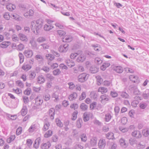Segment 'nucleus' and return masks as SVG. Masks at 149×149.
I'll return each instance as SVG.
<instances>
[{"instance_id": "nucleus-48", "label": "nucleus", "mask_w": 149, "mask_h": 149, "mask_svg": "<svg viewBox=\"0 0 149 149\" xmlns=\"http://www.w3.org/2000/svg\"><path fill=\"white\" fill-rule=\"evenodd\" d=\"M129 142L130 144L132 146H133L135 144H136L137 142L136 140L132 138H131L129 139Z\"/></svg>"}, {"instance_id": "nucleus-2", "label": "nucleus", "mask_w": 149, "mask_h": 149, "mask_svg": "<svg viewBox=\"0 0 149 149\" xmlns=\"http://www.w3.org/2000/svg\"><path fill=\"white\" fill-rule=\"evenodd\" d=\"M87 75V74L85 73H83L79 74L77 77L78 81L81 83L85 81L88 79Z\"/></svg>"}, {"instance_id": "nucleus-37", "label": "nucleus", "mask_w": 149, "mask_h": 149, "mask_svg": "<svg viewBox=\"0 0 149 149\" xmlns=\"http://www.w3.org/2000/svg\"><path fill=\"white\" fill-rule=\"evenodd\" d=\"M113 134L111 132H109L108 134L106 135V137L108 139H113L114 136Z\"/></svg>"}, {"instance_id": "nucleus-20", "label": "nucleus", "mask_w": 149, "mask_h": 149, "mask_svg": "<svg viewBox=\"0 0 149 149\" xmlns=\"http://www.w3.org/2000/svg\"><path fill=\"white\" fill-rule=\"evenodd\" d=\"M54 28V26L50 24H46L45 25L44 29L45 30L48 31Z\"/></svg>"}, {"instance_id": "nucleus-32", "label": "nucleus", "mask_w": 149, "mask_h": 149, "mask_svg": "<svg viewBox=\"0 0 149 149\" xmlns=\"http://www.w3.org/2000/svg\"><path fill=\"white\" fill-rule=\"evenodd\" d=\"M114 70L117 72L119 73H122L123 71L122 68L120 66H118L114 68Z\"/></svg>"}, {"instance_id": "nucleus-41", "label": "nucleus", "mask_w": 149, "mask_h": 149, "mask_svg": "<svg viewBox=\"0 0 149 149\" xmlns=\"http://www.w3.org/2000/svg\"><path fill=\"white\" fill-rule=\"evenodd\" d=\"M61 73V71L58 69H56L53 71V73L54 76H58Z\"/></svg>"}, {"instance_id": "nucleus-47", "label": "nucleus", "mask_w": 149, "mask_h": 149, "mask_svg": "<svg viewBox=\"0 0 149 149\" xmlns=\"http://www.w3.org/2000/svg\"><path fill=\"white\" fill-rule=\"evenodd\" d=\"M56 122L57 125L60 127H62L63 126V124L61 120L58 118L56 119Z\"/></svg>"}, {"instance_id": "nucleus-10", "label": "nucleus", "mask_w": 149, "mask_h": 149, "mask_svg": "<svg viewBox=\"0 0 149 149\" xmlns=\"http://www.w3.org/2000/svg\"><path fill=\"white\" fill-rule=\"evenodd\" d=\"M35 104L36 105H41L43 102V101L39 97L37 96L35 99Z\"/></svg>"}, {"instance_id": "nucleus-58", "label": "nucleus", "mask_w": 149, "mask_h": 149, "mask_svg": "<svg viewBox=\"0 0 149 149\" xmlns=\"http://www.w3.org/2000/svg\"><path fill=\"white\" fill-rule=\"evenodd\" d=\"M97 105V103L96 102H93L90 105V108L91 109L93 110L94 109Z\"/></svg>"}, {"instance_id": "nucleus-40", "label": "nucleus", "mask_w": 149, "mask_h": 149, "mask_svg": "<svg viewBox=\"0 0 149 149\" xmlns=\"http://www.w3.org/2000/svg\"><path fill=\"white\" fill-rule=\"evenodd\" d=\"M82 120L81 118H79L77 121V126L78 128H80L81 126Z\"/></svg>"}, {"instance_id": "nucleus-59", "label": "nucleus", "mask_w": 149, "mask_h": 149, "mask_svg": "<svg viewBox=\"0 0 149 149\" xmlns=\"http://www.w3.org/2000/svg\"><path fill=\"white\" fill-rule=\"evenodd\" d=\"M16 84L18 86L21 88H23L24 86L23 83L20 81H17L16 82Z\"/></svg>"}, {"instance_id": "nucleus-11", "label": "nucleus", "mask_w": 149, "mask_h": 149, "mask_svg": "<svg viewBox=\"0 0 149 149\" xmlns=\"http://www.w3.org/2000/svg\"><path fill=\"white\" fill-rule=\"evenodd\" d=\"M37 81L38 83L42 84L45 82V79L43 75H41L38 76Z\"/></svg>"}, {"instance_id": "nucleus-13", "label": "nucleus", "mask_w": 149, "mask_h": 149, "mask_svg": "<svg viewBox=\"0 0 149 149\" xmlns=\"http://www.w3.org/2000/svg\"><path fill=\"white\" fill-rule=\"evenodd\" d=\"M6 8L9 11H12L15 8V6L11 3H9L6 5Z\"/></svg>"}, {"instance_id": "nucleus-7", "label": "nucleus", "mask_w": 149, "mask_h": 149, "mask_svg": "<svg viewBox=\"0 0 149 149\" xmlns=\"http://www.w3.org/2000/svg\"><path fill=\"white\" fill-rule=\"evenodd\" d=\"M119 142L121 146L124 148H126L128 146V143L126 142L125 139L123 138L120 139Z\"/></svg>"}, {"instance_id": "nucleus-8", "label": "nucleus", "mask_w": 149, "mask_h": 149, "mask_svg": "<svg viewBox=\"0 0 149 149\" xmlns=\"http://www.w3.org/2000/svg\"><path fill=\"white\" fill-rule=\"evenodd\" d=\"M49 113L50 118L52 120H53L54 118V116L55 114V110L53 108H51L49 111Z\"/></svg>"}, {"instance_id": "nucleus-56", "label": "nucleus", "mask_w": 149, "mask_h": 149, "mask_svg": "<svg viewBox=\"0 0 149 149\" xmlns=\"http://www.w3.org/2000/svg\"><path fill=\"white\" fill-rule=\"evenodd\" d=\"M17 49L19 51H22L23 50L24 48V46L22 44H20L18 45Z\"/></svg>"}, {"instance_id": "nucleus-63", "label": "nucleus", "mask_w": 149, "mask_h": 149, "mask_svg": "<svg viewBox=\"0 0 149 149\" xmlns=\"http://www.w3.org/2000/svg\"><path fill=\"white\" fill-rule=\"evenodd\" d=\"M68 84L69 86V89H73L75 86L74 84H73V82L68 83Z\"/></svg>"}, {"instance_id": "nucleus-49", "label": "nucleus", "mask_w": 149, "mask_h": 149, "mask_svg": "<svg viewBox=\"0 0 149 149\" xmlns=\"http://www.w3.org/2000/svg\"><path fill=\"white\" fill-rule=\"evenodd\" d=\"M111 118V116L109 113H108L105 115V121L106 122H108Z\"/></svg>"}, {"instance_id": "nucleus-53", "label": "nucleus", "mask_w": 149, "mask_h": 149, "mask_svg": "<svg viewBox=\"0 0 149 149\" xmlns=\"http://www.w3.org/2000/svg\"><path fill=\"white\" fill-rule=\"evenodd\" d=\"M36 60L40 61H42L43 59L42 57L39 54L37 55L36 56Z\"/></svg>"}, {"instance_id": "nucleus-14", "label": "nucleus", "mask_w": 149, "mask_h": 149, "mask_svg": "<svg viewBox=\"0 0 149 149\" xmlns=\"http://www.w3.org/2000/svg\"><path fill=\"white\" fill-rule=\"evenodd\" d=\"M133 136L136 137L137 138H140L141 137V134L139 131H135L132 133Z\"/></svg>"}, {"instance_id": "nucleus-21", "label": "nucleus", "mask_w": 149, "mask_h": 149, "mask_svg": "<svg viewBox=\"0 0 149 149\" xmlns=\"http://www.w3.org/2000/svg\"><path fill=\"white\" fill-rule=\"evenodd\" d=\"M105 146V140L100 139L99 140L98 143L99 147L100 148H104Z\"/></svg>"}, {"instance_id": "nucleus-33", "label": "nucleus", "mask_w": 149, "mask_h": 149, "mask_svg": "<svg viewBox=\"0 0 149 149\" xmlns=\"http://www.w3.org/2000/svg\"><path fill=\"white\" fill-rule=\"evenodd\" d=\"M89 115L87 112H85L83 114V119L84 121L86 122L89 120Z\"/></svg>"}, {"instance_id": "nucleus-29", "label": "nucleus", "mask_w": 149, "mask_h": 149, "mask_svg": "<svg viewBox=\"0 0 149 149\" xmlns=\"http://www.w3.org/2000/svg\"><path fill=\"white\" fill-rule=\"evenodd\" d=\"M45 76L47 79L51 81L54 80L55 79L54 77L50 74H45Z\"/></svg>"}, {"instance_id": "nucleus-17", "label": "nucleus", "mask_w": 149, "mask_h": 149, "mask_svg": "<svg viewBox=\"0 0 149 149\" xmlns=\"http://www.w3.org/2000/svg\"><path fill=\"white\" fill-rule=\"evenodd\" d=\"M130 80L133 82L134 83H137L138 82V77L137 76L134 75H131L129 77Z\"/></svg>"}, {"instance_id": "nucleus-30", "label": "nucleus", "mask_w": 149, "mask_h": 149, "mask_svg": "<svg viewBox=\"0 0 149 149\" xmlns=\"http://www.w3.org/2000/svg\"><path fill=\"white\" fill-rule=\"evenodd\" d=\"M80 138L82 141L86 142L87 140V137L85 133L82 134L80 135Z\"/></svg>"}, {"instance_id": "nucleus-16", "label": "nucleus", "mask_w": 149, "mask_h": 149, "mask_svg": "<svg viewBox=\"0 0 149 149\" xmlns=\"http://www.w3.org/2000/svg\"><path fill=\"white\" fill-rule=\"evenodd\" d=\"M72 38L70 36H66L62 39L63 41L65 42H69L72 40Z\"/></svg>"}, {"instance_id": "nucleus-60", "label": "nucleus", "mask_w": 149, "mask_h": 149, "mask_svg": "<svg viewBox=\"0 0 149 149\" xmlns=\"http://www.w3.org/2000/svg\"><path fill=\"white\" fill-rule=\"evenodd\" d=\"M24 102L25 104H27L29 102V99L28 97L26 96H23L22 97Z\"/></svg>"}, {"instance_id": "nucleus-44", "label": "nucleus", "mask_w": 149, "mask_h": 149, "mask_svg": "<svg viewBox=\"0 0 149 149\" xmlns=\"http://www.w3.org/2000/svg\"><path fill=\"white\" fill-rule=\"evenodd\" d=\"M46 57L47 59L50 60H52L54 58V56L50 54H46Z\"/></svg>"}, {"instance_id": "nucleus-22", "label": "nucleus", "mask_w": 149, "mask_h": 149, "mask_svg": "<svg viewBox=\"0 0 149 149\" xmlns=\"http://www.w3.org/2000/svg\"><path fill=\"white\" fill-rule=\"evenodd\" d=\"M50 125L49 123L45 120L44 122V126L42 128V130L44 131H45L47 130L48 128L49 127Z\"/></svg>"}, {"instance_id": "nucleus-43", "label": "nucleus", "mask_w": 149, "mask_h": 149, "mask_svg": "<svg viewBox=\"0 0 149 149\" xmlns=\"http://www.w3.org/2000/svg\"><path fill=\"white\" fill-rule=\"evenodd\" d=\"M0 2L3 5H6L10 3L9 0H0Z\"/></svg>"}, {"instance_id": "nucleus-12", "label": "nucleus", "mask_w": 149, "mask_h": 149, "mask_svg": "<svg viewBox=\"0 0 149 149\" xmlns=\"http://www.w3.org/2000/svg\"><path fill=\"white\" fill-rule=\"evenodd\" d=\"M97 138L96 137L92 138L90 141V144L91 146H94L97 144Z\"/></svg>"}, {"instance_id": "nucleus-38", "label": "nucleus", "mask_w": 149, "mask_h": 149, "mask_svg": "<svg viewBox=\"0 0 149 149\" xmlns=\"http://www.w3.org/2000/svg\"><path fill=\"white\" fill-rule=\"evenodd\" d=\"M36 76V73L34 71H32L30 72L29 75V78L30 79L32 80L34 79Z\"/></svg>"}, {"instance_id": "nucleus-1", "label": "nucleus", "mask_w": 149, "mask_h": 149, "mask_svg": "<svg viewBox=\"0 0 149 149\" xmlns=\"http://www.w3.org/2000/svg\"><path fill=\"white\" fill-rule=\"evenodd\" d=\"M31 27L32 31L36 34H38L39 32L40 29L42 26L40 25H35V23L34 22H31Z\"/></svg>"}, {"instance_id": "nucleus-19", "label": "nucleus", "mask_w": 149, "mask_h": 149, "mask_svg": "<svg viewBox=\"0 0 149 149\" xmlns=\"http://www.w3.org/2000/svg\"><path fill=\"white\" fill-rule=\"evenodd\" d=\"M77 59V61L79 62H82L84 61L85 59V57L84 56L83 54H81L80 55H78Z\"/></svg>"}, {"instance_id": "nucleus-25", "label": "nucleus", "mask_w": 149, "mask_h": 149, "mask_svg": "<svg viewBox=\"0 0 149 149\" xmlns=\"http://www.w3.org/2000/svg\"><path fill=\"white\" fill-rule=\"evenodd\" d=\"M89 71L92 73H95L98 72V68L95 66H92L90 67Z\"/></svg>"}, {"instance_id": "nucleus-23", "label": "nucleus", "mask_w": 149, "mask_h": 149, "mask_svg": "<svg viewBox=\"0 0 149 149\" xmlns=\"http://www.w3.org/2000/svg\"><path fill=\"white\" fill-rule=\"evenodd\" d=\"M27 113V109L26 106H23V107L21 111V115L22 116H24Z\"/></svg>"}, {"instance_id": "nucleus-27", "label": "nucleus", "mask_w": 149, "mask_h": 149, "mask_svg": "<svg viewBox=\"0 0 149 149\" xmlns=\"http://www.w3.org/2000/svg\"><path fill=\"white\" fill-rule=\"evenodd\" d=\"M97 81V84L98 85H100L102 83L103 79L100 76H97L96 77Z\"/></svg>"}, {"instance_id": "nucleus-36", "label": "nucleus", "mask_w": 149, "mask_h": 149, "mask_svg": "<svg viewBox=\"0 0 149 149\" xmlns=\"http://www.w3.org/2000/svg\"><path fill=\"white\" fill-rule=\"evenodd\" d=\"M98 91L101 92L102 93H104L107 92V88L104 87H100L98 89Z\"/></svg>"}, {"instance_id": "nucleus-55", "label": "nucleus", "mask_w": 149, "mask_h": 149, "mask_svg": "<svg viewBox=\"0 0 149 149\" xmlns=\"http://www.w3.org/2000/svg\"><path fill=\"white\" fill-rule=\"evenodd\" d=\"M102 62V61L99 58H96L95 59V62L98 64H101Z\"/></svg>"}, {"instance_id": "nucleus-5", "label": "nucleus", "mask_w": 149, "mask_h": 149, "mask_svg": "<svg viewBox=\"0 0 149 149\" xmlns=\"http://www.w3.org/2000/svg\"><path fill=\"white\" fill-rule=\"evenodd\" d=\"M31 66L28 63H25L22 65V68L26 71H27L31 69Z\"/></svg>"}, {"instance_id": "nucleus-24", "label": "nucleus", "mask_w": 149, "mask_h": 149, "mask_svg": "<svg viewBox=\"0 0 149 149\" xmlns=\"http://www.w3.org/2000/svg\"><path fill=\"white\" fill-rule=\"evenodd\" d=\"M110 65V63L108 62L104 63L101 67V69L103 71L105 70L106 68Z\"/></svg>"}, {"instance_id": "nucleus-34", "label": "nucleus", "mask_w": 149, "mask_h": 149, "mask_svg": "<svg viewBox=\"0 0 149 149\" xmlns=\"http://www.w3.org/2000/svg\"><path fill=\"white\" fill-rule=\"evenodd\" d=\"M52 134V131L50 130L48 131L45 134L44 136L45 137L47 138L50 137Z\"/></svg>"}, {"instance_id": "nucleus-64", "label": "nucleus", "mask_w": 149, "mask_h": 149, "mask_svg": "<svg viewBox=\"0 0 149 149\" xmlns=\"http://www.w3.org/2000/svg\"><path fill=\"white\" fill-rule=\"evenodd\" d=\"M127 122V119L125 117H123L121 120V123L123 125H125Z\"/></svg>"}, {"instance_id": "nucleus-62", "label": "nucleus", "mask_w": 149, "mask_h": 149, "mask_svg": "<svg viewBox=\"0 0 149 149\" xmlns=\"http://www.w3.org/2000/svg\"><path fill=\"white\" fill-rule=\"evenodd\" d=\"M36 24L35 25L42 26L43 24L42 20V19H39L37 20L36 22Z\"/></svg>"}, {"instance_id": "nucleus-51", "label": "nucleus", "mask_w": 149, "mask_h": 149, "mask_svg": "<svg viewBox=\"0 0 149 149\" xmlns=\"http://www.w3.org/2000/svg\"><path fill=\"white\" fill-rule=\"evenodd\" d=\"M46 40V38L42 37H40L38 38L37 40V41L39 42H42Z\"/></svg>"}, {"instance_id": "nucleus-6", "label": "nucleus", "mask_w": 149, "mask_h": 149, "mask_svg": "<svg viewBox=\"0 0 149 149\" xmlns=\"http://www.w3.org/2000/svg\"><path fill=\"white\" fill-rule=\"evenodd\" d=\"M100 98L101 99L100 101L102 103L108 101L109 99V97L106 94H104L100 96Z\"/></svg>"}, {"instance_id": "nucleus-52", "label": "nucleus", "mask_w": 149, "mask_h": 149, "mask_svg": "<svg viewBox=\"0 0 149 149\" xmlns=\"http://www.w3.org/2000/svg\"><path fill=\"white\" fill-rule=\"evenodd\" d=\"M43 49H48L49 47V45L48 43H44L41 45Z\"/></svg>"}, {"instance_id": "nucleus-3", "label": "nucleus", "mask_w": 149, "mask_h": 149, "mask_svg": "<svg viewBox=\"0 0 149 149\" xmlns=\"http://www.w3.org/2000/svg\"><path fill=\"white\" fill-rule=\"evenodd\" d=\"M69 45L65 44L60 45L59 48V51L61 52H66L68 49Z\"/></svg>"}, {"instance_id": "nucleus-50", "label": "nucleus", "mask_w": 149, "mask_h": 149, "mask_svg": "<svg viewBox=\"0 0 149 149\" xmlns=\"http://www.w3.org/2000/svg\"><path fill=\"white\" fill-rule=\"evenodd\" d=\"M3 17L6 19L8 20L10 19V15L8 13H5L3 15Z\"/></svg>"}, {"instance_id": "nucleus-15", "label": "nucleus", "mask_w": 149, "mask_h": 149, "mask_svg": "<svg viewBox=\"0 0 149 149\" xmlns=\"http://www.w3.org/2000/svg\"><path fill=\"white\" fill-rule=\"evenodd\" d=\"M77 97V94L75 92H73L69 95L68 98L70 100L72 101L75 100Z\"/></svg>"}, {"instance_id": "nucleus-61", "label": "nucleus", "mask_w": 149, "mask_h": 149, "mask_svg": "<svg viewBox=\"0 0 149 149\" xmlns=\"http://www.w3.org/2000/svg\"><path fill=\"white\" fill-rule=\"evenodd\" d=\"M43 97L45 101H48L50 100V96L49 94H45L44 96Z\"/></svg>"}, {"instance_id": "nucleus-9", "label": "nucleus", "mask_w": 149, "mask_h": 149, "mask_svg": "<svg viewBox=\"0 0 149 149\" xmlns=\"http://www.w3.org/2000/svg\"><path fill=\"white\" fill-rule=\"evenodd\" d=\"M51 146V143L49 142H47L46 143H42L41 146L42 149H48Z\"/></svg>"}, {"instance_id": "nucleus-46", "label": "nucleus", "mask_w": 149, "mask_h": 149, "mask_svg": "<svg viewBox=\"0 0 149 149\" xmlns=\"http://www.w3.org/2000/svg\"><path fill=\"white\" fill-rule=\"evenodd\" d=\"M78 111H74L72 115V120H75L77 117V115L78 114Z\"/></svg>"}, {"instance_id": "nucleus-31", "label": "nucleus", "mask_w": 149, "mask_h": 149, "mask_svg": "<svg viewBox=\"0 0 149 149\" xmlns=\"http://www.w3.org/2000/svg\"><path fill=\"white\" fill-rule=\"evenodd\" d=\"M18 56L19 59L20 63H22L24 61V55L22 53H19Z\"/></svg>"}, {"instance_id": "nucleus-45", "label": "nucleus", "mask_w": 149, "mask_h": 149, "mask_svg": "<svg viewBox=\"0 0 149 149\" xmlns=\"http://www.w3.org/2000/svg\"><path fill=\"white\" fill-rule=\"evenodd\" d=\"M86 97V93L83 92L81 94L79 97V100L80 101L84 100Z\"/></svg>"}, {"instance_id": "nucleus-35", "label": "nucleus", "mask_w": 149, "mask_h": 149, "mask_svg": "<svg viewBox=\"0 0 149 149\" xmlns=\"http://www.w3.org/2000/svg\"><path fill=\"white\" fill-rule=\"evenodd\" d=\"M9 43V42H3L1 44L0 47L3 48H6L8 46Z\"/></svg>"}, {"instance_id": "nucleus-28", "label": "nucleus", "mask_w": 149, "mask_h": 149, "mask_svg": "<svg viewBox=\"0 0 149 149\" xmlns=\"http://www.w3.org/2000/svg\"><path fill=\"white\" fill-rule=\"evenodd\" d=\"M80 108L82 111H85L87 110L88 106L85 103H82L80 104Z\"/></svg>"}, {"instance_id": "nucleus-26", "label": "nucleus", "mask_w": 149, "mask_h": 149, "mask_svg": "<svg viewBox=\"0 0 149 149\" xmlns=\"http://www.w3.org/2000/svg\"><path fill=\"white\" fill-rule=\"evenodd\" d=\"M20 39L22 41H26L28 40L26 36L24 34L22 33H19L18 35Z\"/></svg>"}, {"instance_id": "nucleus-42", "label": "nucleus", "mask_w": 149, "mask_h": 149, "mask_svg": "<svg viewBox=\"0 0 149 149\" xmlns=\"http://www.w3.org/2000/svg\"><path fill=\"white\" fill-rule=\"evenodd\" d=\"M142 133L144 136H148L149 135V129L144 130H143Z\"/></svg>"}, {"instance_id": "nucleus-18", "label": "nucleus", "mask_w": 149, "mask_h": 149, "mask_svg": "<svg viewBox=\"0 0 149 149\" xmlns=\"http://www.w3.org/2000/svg\"><path fill=\"white\" fill-rule=\"evenodd\" d=\"M65 62L67 65L69 67H73L74 66V63L73 61L70 59L66 60Z\"/></svg>"}, {"instance_id": "nucleus-57", "label": "nucleus", "mask_w": 149, "mask_h": 149, "mask_svg": "<svg viewBox=\"0 0 149 149\" xmlns=\"http://www.w3.org/2000/svg\"><path fill=\"white\" fill-rule=\"evenodd\" d=\"M22 128L21 127H19L16 131V134L17 135H19L22 133Z\"/></svg>"}, {"instance_id": "nucleus-4", "label": "nucleus", "mask_w": 149, "mask_h": 149, "mask_svg": "<svg viewBox=\"0 0 149 149\" xmlns=\"http://www.w3.org/2000/svg\"><path fill=\"white\" fill-rule=\"evenodd\" d=\"M23 54L27 58H31L33 54L32 51L29 49L25 50L23 52Z\"/></svg>"}, {"instance_id": "nucleus-39", "label": "nucleus", "mask_w": 149, "mask_h": 149, "mask_svg": "<svg viewBox=\"0 0 149 149\" xmlns=\"http://www.w3.org/2000/svg\"><path fill=\"white\" fill-rule=\"evenodd\" d=\"M90 97L91 98L95 99L97 97V94L95 92L92 91L91 93Z\"/></svg>"}, {"instance_id": "nucleus-54", "label": "nucleus", "mask_w": 149, "mask_h": 149, "mask_svg": "<svg viewBox=\"0 0 149 149\" xmlns=\"http://www.w3.org/2000/svg\"><path fill=\"white\" fill-rule=\"evenodd\" d=\"M36 129V126L35 125H31L28 130V131L30 132H32Z\"/></svg>"}]
</instances>
